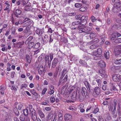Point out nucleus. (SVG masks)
Segmentation results:
<instances>
[{"instance_id":"a878e982","label":"nucleus","mask_w":121,"mask_h":121,"mask_svg":"<svg viewBox=\"0 0 121 121\" xmlns=\"http://www.w3.org/2000/svg\"><path fill=\"white\" fill-rule=\"evenodd\" d=\"M118 114L119 117V119L121 121V109L120 107L117 109Z\"/></svg>"},{"instance_id":"b1692460","label":"nucleus","mask_w":121,"mask_h":121,"mask_svg":"<svg viewBox=\"0 0 121 121\" xmlns=\"http://www.w3.org/2000/svg\"><path fill=\"white\" fill-rule=\"evenodd\" d=\"M28 44V47L29 49H30L32 48L34 46V43L32 42H29Z\"/></svg>"},{"instance_id":"37998d69","label":"nucleus","mask_w":121,"mask_h":121,"mask_svg":"<svg viewBox=\"0 0 121 121\" xmlns=\"http://www.w3.org/2000/svg\"><path fill=\"white\" fill-rule=\"evenodd\" d=\"M90 39H92L95 38L96 35V34L95 33H91L90 34Z\"/></svg>"},{"instance_id":"f257e3e1","label":"nucleus","mask_w":121,"mask_h":121,"mask_svg":"<svg viewBox=\"0 0 121 121\" xmlns=\"http://www.w3.org/2000/svg\"><path fill=\"white\" fill-rule=\"evenodd\" d=\"M82 59L84 61L87 60L89 59H92L96 60H98V57L95 56V52H93L91 53L90 56L88 55H84Z\"/></svg>"},{"instance_id":"473e14b6","label":"nucleus","mask_w":121,"mask_h":121,"mask_svg":"<svg viewBox=\"0 0 121 121\" xmlns=\"http://www.w3.org/2000/svg\"><path fill=\"white\" fill-rule=\"evenodd\" d=\"M26 109L30 112L34 109L32 108V106L31 104H29L28 106L27 107Z\"/></svg>"},{"instance_id":"20e7f679","label":"nucleus","mask_w":121,"mask_h":121,"mask_svg":"<svg viewBox=\"0 0 121 121\" xmlns=\"http://www.w3.org/2000/svg\"><path fill=\"white\" fill-rule=\"evenodd\" d=\"M121 6V4L119 2H116L114 5V7L113 8V11L115 13L117 11V8L120 7Z\"/></svg>"},{"instance_id":"7c9ffc66","label":"nucleus","mask_w":121,"mask_h":121,"mask_svg":"<svg viewBox=\"0 0 121 121\" xmlns=\"http://www.w3.org/2000/svg\"><path fill=\"white\" fill-rule=\"evenodd\" d=\"M109 99V98H105L104 99V101L103 103V104L104 105H108V102L107 100Z\"/></svg>"},{"instance_id":"0eeeda50","label":"nucleus","mask_w":121,"mask_h":121,"mask_svg":"<svg viewBox=\"0 0 121 121\" xmlns=\"http://www.w3.org/2000/svg\"><path fill=\"white\" fill-rule=\"evenodd\" d=\"M99 73L102 77H107L108 75L106 74L105 70L103 69H100L99 70Z\"/></svg>"},{"instance_id":"6ab92c4d","label":"nucleus","mask_w":121,"mask_h":121,"mask_svg":"<svg viewBox=\"0 0 121 121\" xmlns=\"http://www.w3.org/2000/svg\"><path fill=\"white\" fill-rule=\"evenodd\" d=\"M24 43V42L23 41L18 42L16 44L17 47L18 48H21L22 47V46L23 45Z\"/></svg>"},{"instance_id":"052dcab7","label":"nucleus","mask_w":121,"mask_h":121,"mask_svg":"<svg viewBox=\"0 0 121 121\" xmlns=\"http://www.w3.org/2000/svg\"><path fill=\"white\" fill-rule=\"evenodd\" d=\"M11 35L14 36H16L18 35L17 33L16 32V31H13L11 33Z\"/></svg>"},{"instance_id":"8fccbe9b","label":"nucleus","mask_w":121,"mask_h":121,"mask_svg":"<svg viewBox=\"0 0 121 121\" xmlns=\"http://www.w3.org/2000/svg\"><path fill=\"white\" fill-rule=\"evenodd\" d=\"M47 88L46 87L44 88L42 91V94L43 95H44L45 94L46 92L47 91Z\"/></svg>"},{"instance_id":"c85d7f7f","label":"nucleus","mask_w":121,"mask_h":121,"mask_svg":"<svg viewBox=\"0 0 121 121\" xmlns=\"http://www.w3.org/2000/svg\"><path fill=\"white\" fill-rule=\"evenodd\" d=\"M114 63L117 65H120L121 64V59H116L114 61Z\"/></svg>"},{"instance_id":"de8ad7c7","label":"nucleus","mask_w":121,"mask_h":121,"mask_svg":"<svg viewBox=\"0 0 121 121\" xmlns=\"http://www.w3.org/2000/svg\"><path fill=\"white\" fill-rule=\"evenodd\" d=\"M23 112L24 115L25 116L27 115L28 114V111L27 109L24 110Z\"/></svg>"},{"instance_id":"f03ea898","label":"nucleus","mask_w":121,"mask_h":121,"mask_svg":"<svg viewBox=\"0 0 121 121\" xmlns=\"http://www.w3.org/2000/svg\"><path fill=\"white\" fill-rule=\"evenodd\" d=\"M101 90L99 87H96L94 89L92 95L95 97H96L99 95L101 92Z\"/></svg>"},{"instance_id":"f3484780","label":"nucleus","mask_w":121,"mask_h":121,"mask_svg":"<svg viewBox=\"0 0 121 121\" xmlns=\"http://www.w3.org/2000/svg\"><path fill=\"white\" fill-rule=\"evenodd\" d=\"M98 65L100 67H104L106 66V64L104 62L103 60H100L98 63Z\"/></svg>"},{"instance_id":"864d4df0","label":"nucleus","mask_w":121,"mask_h":121,"mask_svg":"<svg viewBox=\"0 0 121 121\" xmlns=\"http://www.w3.org/2000/svg\"><path fill=\"white\" fill-rule=\"evenodd\" d=\"M22 2L23 5H25L28 2V0H21Z\"/></svg>"},{"instance_id":"f704fd0d","label":"nucleus","mask_w":121,"mask_h":121,"mask_svg":"<svg viewBox=\"0 0 121 121\" xmlns=\"http://www.w3.org/2000/svg\"><path fill=\"white\" fill-rule=\"evenodd\" d=\"M24 115H21L19 119L21 121H24L25 119V117Z\"/></svg>"},{"instance_id":"c03bdc74","label":"nucleus","mask_w":121,"mask_h":121,"mask_svg":"<svg viewBox=\"0 0 121 121\" xmlns=\"http://www.w3.org/2000/svg\"><path fill=\"white\" fill-rule=\"evenodd\" d=\"M40 46V44L39 42H37L36 43L34 47V48L36 49L38 48Z\"/></svg>"},{"instance_id":"4468645a","label":"nucleus","mask_w":121,"mask_h":121,"mask_svg":"<svg viewBox=\"0 0 121 121\" xmlns=\"http://www.w3.org/2000/svg\"><path fill=\"white\" fill-rule=\"evenodd\" d=\"M112 78L113 80L115 82H119L120 80V76H118V75L116 74L114 75L113 76Z\"/></svg>"},{"instance_id":"393cba45","label":"nucleus","mask_w":121,"mask_h":121,"mask_svg":"<svg viewBox=\"0 0 121 121\" xmlns=\"http://www.w3.org/2000/svg\"><path fill=\"white\" fill-rule=\"evenodd\" d=\"M33 37L32 36H30L26 40L25 43L26 44H28V43L30 42V41H31L33 39Z\"/></svg>"},{"instance_id":"69168bd1","label":"nucleus","mask_w":121,"mask_h":121,"mask_svg":"<svg viewBox=\"0 0 121 121\" xmlns=\"http://www.w3.org/2000/svg\"><path fill=\"white\" fill-rule=\"evenodd\" d=\"M81 16V15H77L75 17V18L76 19L79 20H78L80 21V20Z\"/></svg>"},{"instance_id":"603ef678","label":"nucleus","mask_w":121,"mask_h":121,"mask_svg":"<svg viewBox=\"0 0 121 121\" xmlns=\"http://www.w3.org/2000/svg\"><path fill=\"white\" fill-rule=\"evenodd\" d=\"M31 118L33 121H35L37 119V115H31Z\"/></svg>"},{"instance_id":"412c9836","label":"nucleus","mask_w":121,"mask_h":121,"mask_svg":"<svg viewBox=\"0 0 121 121\" xmlns=\"http://www.w3.org/2000/svg\"><path fill=\"white\" fill-rule=\"evenodd\" d=\"M38 112L40 117L41 118H43L45 116L44 115L43 112L40 110H38Z\"/></svg>"},{"instance_id":"09e8293b","label":"nucleus","mask_w":121,"mask_h":121,"mask_svg":"<svg viewBox=\"0 0 121 121\" xmlns=\"http://www.w3.org/2000/svg\"><path fill=\"white\" fill-rule=\"evenodd\" d=\"M33 21L32 20H29L27 22V25H32L33 24Z\"/></svg>"},{"instance_id":"9d476101","label":"nucleus","mask_w":121,"mask_h":121,"mask_svg":"<svg viewBox=\"0 0 121 121\" xmlns=\"http://www.w3.org/2000/svg\"><path fill=\"white\" fill-rule=\"evenodd\" d=\"M82 93L86 97H87L89 95L88 93L87 92V91L86 88L84 87H82Z\"/></svg>"},{"instance_id":"2eb2a0df","label":"nucleus","mask_w":121,"mask_h":121,"mask_svg":"<svg viewBox=\"0 0 121 121\" xmlns=\"http://www.w3.org/2000/svg\"><path fill=\"white\" fill-rule=\"evenodd\" d=\"M120 28H121V25H117L116 24H115L112 26V30H119Z\"/></svg>"},{"instance_id":"79ce46f5","label":"nucleus","mask_w":121,"mask_h":121,"mask_svg":"<svg viewBox=\"0 0 121 121\" xmlns=\"http://www.w3.org/2000/svg\"><path fill=\"white\" fill-rule=\"evenodd\" d=\"M114 42L116 43H121V38H119L115 40Z\"/></svg>"},{"instance_id":"4d7b16f0","label":"nucleus","mask_w":121,"mask_h":121,"mask_svg":"<svg viewBox=\"0 0 121 121\" xmlns=\"http://www.w3.org/2000/svg\"><path fill=\"white\" fill-rule=\"evenodd\" d=\"M31 113V115H37L36 113L35 110H33L30 112Z\"/></svg>"},{"instance_id":"c9c22d12","label":"nucleus","mask_w":121,"mask_h":121,"mask_svg":"<svg viewBox=\"0 0 121 121\" xmlns=\"http://www.w3.org/2000/svg\"><path fill=\"white\" fill-rule=\"evenodd\" d=\"M31 92L32 94L35 96H38V94L36 92L35 90L34 89L31 90Z\"/></svg>"},{"instance_id":"1a4fd4ad","label":"nucleus","mask_w":121,"mask_h":121,"mask_svg":"<svg viewBox=\"0 0 121 121\" xmlns=\"http://www.w3.org/2000/svg\"><path fill=\"white\" fill-rule=\"evenodd\" d=\"M58 61V59L56 58H54L52 61L51 65L52 67L55 68L57 65Z\"/></svg>"},{"instance_id":"bb28decb","label":"nucleus","mask_w":121,"mask_h":121,"mask_svg":"<svg viewBox=\"0 0 121 121\" xmlns=\"http://www.w3.org/2000/svg\"><path fill=\"white\" fill-rule=\"evenodd\" d=\"M21 13V11L18 9H16L15 11V14L16 15V17H17V15H20Z\"/></svg>"},{"instance_id":"a18cd8bd","label":"nucleus","mask_w":121,"mask_h":121,"mask_svg":"<svg viewBox=\"0 0 121 121\" xmlns=\"http://www.w3.org/2000/svg\"><path fill=\"white\" fill-rule=\"evenodd\" d=\"M68 75L67 74L65 75L64 78L62 81V83H65L67 80L68 78Z\"/></svg>"},{"instance_id":"aec40b11","label":"nucleus","mask_w":121,"mask_h":121,"mask_svg":"<svg viewBox=\"0 0 121 121\" xmlns=\"http://www.w3.org/2000/svg\"><path fill=\"white\" fill-rule=\"evenodd\" d=\"M71 115L69 113H66L65 115V120H69L71 119Z\"/></svg>"},{"instance_id":"a211bd4d","label":"nucleus","mask_w":121,"mask_h":121,"mask_svg":"<svg viewBox=\"0 0 121 121\" xmlns=\"http://www.w3.org/2000/svg\"><path fill=\"white\" fill-rule=\"evenodd\" d=\"M55 117L54 116V115L53 114L51 113H49L46 117L47 121H49Z\"/></svg>"},{"instance_id":"cd10ccee","label":"nucleus","mask_w":121,"mask_h":121,"mask_svg":"<svg viewBox=\"0 0 121 121\" xmlns=\"http://www.w3.org/2000/svg\"><path fill=\"white\" fill-rule=\"evenodd\" d=\"M96 81L98 84V86H101V84L102 83V79H98L96 80Z\"/></svg>"},{"instance_id":"338daca9","label":"nucleus","mask_w":121,"mask_h":121,"mask_svg":"<svg viewBox=\"0 0 121 121\" xmlns=\"http://www.w3.org/2000/svg\"><path fill=\"white\" fill-rule=\"evenodd\" d=\"M79 101L81 102H82L84 100V96H79Z\"/></svg>"},{"instance_id":"4c0bfd02","label":"nucleus","mask_w":121,"mask_h":121,"mask_svg":"<svg viewBox=\"0 0 121 121\" xmlns=\"http://www.w3.org/2000/svg\"><path fill=\"white\" fill-rule=\"evenodd\" d=\"M84 25H82L81 24H80L78 26V30H85V29H83V28L84 27Z\"/></svg>"},{"instance_id":"5701e85b","label":"nucleus","mask_w":121,"mask_h":121,"mask_svg":"<svg viewBox=\"0 0 121 121\" xmlns=\"http://www.w3.org/2000/svg\"><path fill=\"white\" fill-rule=\"evenodd\" d=\"M95 52V55L96 54V53L97 52V54L99 55H101L102 54V53L103 51L102 49L101 48H98L97 50V51L96 52ZM95 56L97 57L96 56Z\"/></svg>"},{"instance_id":"e433bc0d","label":"nucleus","mask_w":121,"mask_h":121,"mask_svg":"<svg viewBox=\"0 0 121 121\" xmlns=\"http://www.w3.org/2000/svg\"><path fill=\"white\" fill-rule=\"evenodd\" d=\"M83 105H80L79 106V108L80 109V111L82 113L84 112L85 110L84 109L82 108Z\"/></svg>"},{"instance_id":"13d9d810","label":"nucleus","mask_w":121,"mask_h":121,"mask_svg":"<svg viewBox=\"0 0 121 121\" xmlns=\"http://www.w3.org/2000/svg\"><path fill=\"white\" fill-rule=\"evenodd\" d=\"M100 37L102 42H104L105 41V35H101V36H100Z\"/></svg>"},{"instance_id":"423d86ee","label":"nucleus","mask_w":121,"mask_h":121,"mask_svg":"<svg viewBox=\"0 0 121 121\" xmlns=\"http://www.w3.org/2000/svg\"><path fill=\"white\" fill-rule=\"evenodd\" d=\"M88 18L87 16H81L80 20V21L81 22V24L83 25H85L86 23L87 22L86 20Z\"/></svg>"},{"instance_id":"58836bf2","label":"nucleus","mask_w":121,"mask_h":121,"mask_svg":"<svg viewBox=\"0 0 121 121\" xmlns=\"http://www.w3.org/2000/svg\"><path fill=\"white\" fill-rule=\"evenodd\" d=\"M14 113L17 116H18L19 115V112L17 108H14Z\"/></svg>"},{"instance_id":"0e129e2a","label":"nucleus","mask_w":121,"mask_h":121,"mask_svg":"<svg viewBox=\"0 0 121 121\" xmlns=\"http://www.w3.org/2000/svg\"><path fill=\"white\" fill-rule=\"evenodd\" d=\"M50 100L52 103H53L55 101V99L54 97H52L50 98Z\"/></svg>"},{"instance_id":"7ed1b4c3","label":"nucleus","mask_w":121,"mask_h":121,"mask_svg":"<svg viewBox=\"0 0 121 121\" xmlns=\"http://www.w3.org/2000/svg\"><path fill=\"white\" fill-rule=\"evenodd\" d=\"M77 91H74L72 94V96H71V98L72 99L74 100H76L78 99L79 98V94L77 93Z\"/></svg>"},{"instance_id":"e2e57ef3","label":"nucleus","mask_w":121,"mask_h":121,"mask_svg":"<svg viewBox=\"0 0 121 121\" xmlns=\"http://www.w3.org/2000/svg\"><path fill=\"white\" fill-rule=\"evenodd\" d=\"M27 85L26 84H23L22 85L21 89H22L23 88H26L27 87Z\"/></svg>"},{"instance_id":"ea45409f","label":"nucleus","mask_w":121,"mask_h":121,"mask_svg":"<svg viewBox=\"0 0 121 121\" xmlns=\"http://www.w3.org/2000/svg\"><path fill=\"white\" fill-rule=\"evenodd\" d=\"M26 59L27 61L29 63H30L31 62V58L29 56L27 55H26Z\"/></svg>"},{"instance_id":"a19ab883","label":"nucleus","mask_w":121,"mask_h":121,"mask_svg":"<svg viewBox=\"0 0 121 121\" xmlns=\"http://www.w3.org/2000/svg\"><path fill=\"white\" fill-rule=\"evenodd\" d=\"M98 45H97L93 44L90 47V48L92 49H94L97 48L98 47Z\"/></svg>"},{"instance_id":"6e6d98bb","label":"nucleus","mask_w":121,"mask_h":121,"mask_svg":"<svg viewBox=\"0 0 121 121\" xmlns=\"http://www.w3.org/2000/svg\"><path fill=\"white\" fill-rule=\"evenodd\" d=\"M39 42H40L41 44H44V43L43 39L42 37L41 38H39Z\"/></svg>"},{"instance_id":"bf43d9fd","label":"nucleus","mask_w":121,"mask_h":121,"mask_svg":"<svg viewBox=\"0 0 121 121\" xmlns=\"http://www.w3.org/2000/svg\"><path fill=\"white\" fill-rule=\"evenodd\" d=\"M11 89L12 90H13L15 91L17 90V89L15 87L14 85H12Z\"/></svg>"},{"instance_id":"39448f33","label":"nucleus","mask_w":121,"mask_h":121,"mask_svg":"<svg viewBox=\"0 0 121 121\" xmlns=\"http://www.w3.org/2000/svg\"><path fill=\"white\" fill-rule=\"evenodd\" d=\"M45 65L44 67L42 65L40 66L39 68L38 69V72L40 75H41L42 73L43 72L45 73L46 70L45 69Z\"/></svg>"},{"instance_id":"680f3d73","label":"nucleus","mask_w":121,"mask_h":121,"mask_svg":"<svg viewBox=\"0 0 121 121\" xmlns=\"http://www.w3.org/2000/svg\"><path fill=\"white\" fill-rule=\"evenodd\" d=\"M79 63L82 65H84L85 63V62L82 60H80L79 61Z\"/></svg>"},{"instance_id":"3c124183","label":"nucleus","mask_w":121,"mask_h":121,"mask_svg":"<svg viewBox=\"0 0 121 121\" xmlns=\"http://www.w3.org/2000/svg\"><path fill=\"white\" fill-rule=\"evenodd\" d=\"M82 5V4L81 3H76L75 4V6L77 8H79L81 7Z\"/></svg>"},{"instance_id":"6e6552de","label":"nucleus","mask_w":121,"mask_h":121,"mask_svg":"<svg viewBox=\"0 0 121 121\" xmlns=\"http://www.w3.org/2000/svg\"><path fill=\"white\" fill-rule=\"evenodd\" d=\"M114 53L116 56H117L121 53V48H116L114 49Z\"/></svg>"},{"instance_id":"c756f323","label":"nucleus","mask_w":121,"mask_h":121,"mask_svg":"<svg viewBox=\"0 0 121 121\" xmlns=\"http://www.w3.org/2000/svg\"><path fill=\"white\" fill-rule=\"evenodd\" d=\"M116 34L114 33L110 36L111 39L112 40L115 39L116 38Z\"/></svg>"},{"instance_id":"774afa93","label":"nucleus","mask_w":121,"mask_h":121,"mask_svg":"<svg viewBox=\"0 0 121 121\" xmlns=\"http://www.w3.org/2000/svg\"><path fill=\"white\" fill-rule=\"evenodd\" d=\"M99 111V109L98 108H96L94 109V111L93 112V113L95 114L98 112Z\"/></svg>"},{"instance_id":"4be33fe9","label":"nucleus","mask_w":121,"mask_h":121,"mask_svg":"<svg viewBox=\"0 0 121 121\" xmlns=\"http://www.w3.org/2000/svg\"><path fill=\"white\" fill-rule=\"evenodd\" d=\"M36 34H37L39 36H42L44 33V31H35Z\"/></svg>"},{"instance_id":"f8f14e48","label":"nucleus","mask_w":121,"mask_h":121,"mask_svg":"<svg viewBox=\"0 0 121 121\" xmlns=\"http://www.w3.org/2000/svg\"><path fill=\"white\" fill-rule=\"evenodd\" d=\"M63 112L61 110H60L59 111L58 113L59 118H58V120L60 121L63 119Z\"/></svg>"},{"instance_id":"72a5a7b5","label":"nucleus","mask_w":121,"mask_h":121,"mask_svg":"<svg viewBox=\"0 0 121 121\" xmlns=\"http://www.w3.org/2000/svg\"><path fill=\"white\" fill-rule=\"evenodd\" d=\"M49 56L48 55H46L45 56L44 58V60H45V62L46 63L48 62L49 61Z\"/></svg>"},{"instance_id":"dca6fc26","label":"nucleus","mask_w":121,"mask_h":121,"mask_svg":"<svg viewBox=\"0 0 121 121\" xmlns=\"http://www.w3.org/2000/svg\"><path fill=\"white\" fill-rule=\"evenodd\" d=\"M83 83L85 86L87 88L88 91L90 92V91L91 85L87 81H84Z\"/></svg>"},{"instance_id":"49530a36","label":"nucleus","mask_w":121,"mask_h":121,"mask_svg":"<svg viewBox=\"0 0 121 121\" xmlns=\"http://www.w3.org/2000/svg\"><path fill=\"white\" fill-rule=\"evenodd\" d=\"M90 18L91 21L93 22H95L97 20L96 18L93 16H92Z\"/></svg>"},{"instance_id":"5fc2aeb1","label":"nucleus","mask_w":121,"mask_h":121,"mask_svg":"<svg viewBox=\"0 0 121 121\" xmlns=\"http://www.w3.org/2000/svg\"><path fill=\"white\" fill-rule=\"evenodd\" d=\"M79 33H85L86 34H85V35L86 34H90V32H87V31H79Z\"/></svg>"},{"instance_id":"2f4dec72","label":"nucleus","mask_w":121,"mask_h":121,"mask_svg":"<svg viewBox=\"0 0 121 121\" xmlns=\"http://www.w3.org/2000/svg\"><path fill=\"white\" fill-rule=\"evenodd\" d=\"M105 57L106 59L108 58L109 56V52L108 51H106V53H104Z\"/></svg>"},{"instance_id":"ddd939ff","label":"nucleus","mask_w":121,"mask_h":121,"mask_svg":"<svg viewBox=\"0 0 121 121\" xmlns=\"http://www.w3.org/2000/svg\"><path fill=\"white\" fill-rule=\"evenodd\" d=\"M49 89L50 90L48 92V93L50 95H52L53 94L54 92V86L52 85H50L49 87Z\"/></svg>"},{"instance_id":"9b49d317","label":"nucleus","mask_w":121,"mask_h":121,"mask_svg":"<svg viewBox=\"0 0 121 121\" xmlns=\"http://www.w3.org/2000/svg\"><path fill=\"white\" fill-rule=\"evenodd\" d=\"M109 89L111 91H117V89L116 86L113 84H112L110 85Z\"/></svg>"}]
</instances>
